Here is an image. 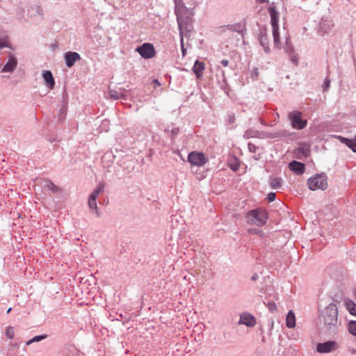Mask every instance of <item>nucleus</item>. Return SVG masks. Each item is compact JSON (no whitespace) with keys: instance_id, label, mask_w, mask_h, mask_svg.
<instances>
[{"instance_id":"nucleus-30","label":"nucleus","mask_w":356,"mask_h":356,"mask_svg":"<svg viewBox=\"0 0 356 356\" xmlns=\"http://www.w3.org/2000/svg\"><path fill=\"white\" fill-rule=\"evenodd\" d=\"M31 10L35 12V15L43 17L44 11H43V8H42L41 6L34 5L31 7Z\"/></svg>"},{"instance_id":"nucleus-26","label":"nucleus","mask_w":356,"mask_h":356,"mask_svg":"<svg viewBox=\"0 0 356 356\" xmlns=\"http://www.w3.org/2000/svg\"><path fill=\"white\" fill-rule=\"evenodd\" d=\"M96 200L97 199H95V198L89 197V199H88V206H89V207L91 209H95V210L96 216L97 217H99L100 216V213H99V212L98 211Z\"/></svg>"},{"instance_id":"nucleus-16","label":"nucleus","mask_w":356,"mask_h":356,"mask_svg":"<svg viewBox=\"0 0 356 356\" xmlns=\"http://www.w3.org/2000/svg\"><path fill=\"white\" fill-rule=\"evenodd\" d=\"M205 69V65L203 62L196 60L193 67V71L197 79L202 77V72Z\"/></svg>"},{"instance_id":"nucleus-33","label":"nucleus","mask_w":356,"mask_h":356,"mask_svg":"<svg viewBox=\"0 0 356 356\" xmlns=\"http://www.w3.org/2000/svg\"><path fill=\"white\" fill-rule=\"evenodd\" d=\"M259 74V69L254 67L250 72V76L253 80H257Z\"/></svg>"},{"instance_id":"nucleus-42","label":"nucleus","mask_w":356,"mask_h":356,"mask_svg":"<svg viewBox=\"0 0 356 356\" xmlns=\"http://www.w3.org/2000/svg\"><path fill=\"white\" fill-rule=\"evenodd\" d=\"M291 60L293 63H294L296 65L298 63V60L296 56L293 55L291 56Z\"/></svg>"},{"instance_id":"nucleus-11","label":"nucleus","mask_w":356,"mask_h":356,"mask_svg":"<svg viewBox=\"0 0 356 356\" xmlns=\"http://www.w3.org/2000/svg\"><path fill=\"white\" fill-rule=\"evenodd\" d=\"M335 341H328L324 343H318L316 346V350L320 353H328L336 348Z\"/></svg>"},{"instance_id":"nucleus-12","label":"nucleus","mask_w":356,"mask_h":356,"mask_svg":"<svg viewBox=\"0 0 356 356\" xmlns=\"http://www.w3.org/2000/svg\"><path fill=\"white\" fill-rule=\"evenodd\" d=\"M223 28V31H225V30H228L232 32H237L238 33L242 38H243L244 34L246 32V28H245V23H236L234 24H229L225 26Z\"/></svg>"},{"instance_id":"nucleus-10","label":"nucleus","mask_w":356,"mask_h":356,"mask_svg":"<svg viewBox=\"0 0 356 356\" xmlns=\"http://www.w3.org/2000/svg\"><path fill=\"white\" fill-rule=\"evenodd\" d=\"M8 61L3 65V68L0 70V72H13L17 65V58L8 53Z\"/></svg>"},{"instance_id":"nucleus-34","label":"nucleus","mask_w":356,"mask_h":356,"mask_svg":"<svg viewBox=\"0 0 356 356\" xmlns=\"http://www.w3.org/2000/svg\"><path fill=\"white\" fill-rule=\"evenodd\" d=\"M330 82H331L330 79L328 77H326L325 79L323 84L322 86L323 92H325L329 89V88L330 86Z\"/></svg>"},{"instance_id":"nucleus-15","label":"nucleus","mask_w":356,"mask_h":356,"mask_svg":"<svg viewBox=\"0 0 356 356\" xmlns=\"http://www.w3.org/2000/svg\"><path fill=\"white\" fill-rule=\"evenodd\" d=\"M42 77L46 86L51 90L54 89L55 86V80L51 72L49 70H44L42 72Z\"/></svg>"},{"instance_id":"nucleus-17","label":"nucleus","mask_w":356,"mask_h":356,"mask_svg":"<svg viewBox=\"0 0 356 356\" xmlns=\"http://www.w3.org/2000/svg\"><path fill=\"white\" fill-rule=\"evenodd\" d=\"M286 325L289 328H293L296 326L295 313L292 310H290L286 316Z\"/></svg>"},{"instance_id":"nucleus-18","label":"nucleus","mask_w":356,"mask_h":356,"mask_svg":"<svg viewBox=\"0 0 356 356\" xmlns=\"http://www.w3.org/2000/svg\"><path fill=\"white\" fill-rule=\"evenodd\" d=\"M177 24H178V27H179V35L181 38L180 42H181V54H182V56H185L186 53V49L184 48V37H183V29H182L181 20L180 19V18L179 17H177Z\"/></svg>"},{"instance_id":"nucleus-22","label":"nucleus","mask_w":356,"mask_h":356,"mask_svg":"<svg viewBox=\"0 0 356 356\" xmlns=\"http://www.w3.org/2000/svg\"><path fill=\"white\" fill-rule=\"evenodd\" d=\"M8 47V37L0 29V49Z\"/></svg>"},{"instance_id":"nucleus-5","label":"nucleus","mask_w":356,"mask_h":356,"mask_svg":"<svg viewBox=\"0 0 356 356\" xmlns=\"http://www.w3.org/2000/svg\"><path fill=\"white\" fill-rule=\"evenodd\" d=\"M288 118L291 121L293 128L296 129H303L307 124L306 120L301 118V113L298 111L291 112L288 115Z\"/></svg>"},{"instance_id":"nucleus-41","label":"nucleus","mask_w":356,"mask_h":356,"mask_svg":"<svg viewBox=\"0 0 356 356\" xmlns=\"http://www.w3.org/2000/svg\"><path fill=\"white\" fill-rule=\"evenodd\" d=\"M355 141V139H350V142H347L346 146H348L349 148H350L353 150V148L354 147V143Z\"/></svg>"},{"instance_id":"nucleus-50","label":"nucleus","mask_w":356,"mask_h":356,"mask_svg":"<svg viewBox=\"0 0 356 356\" xmlns=\"http://www.w3.org/2000/svg\"><path fill=\"white\" fill-rule=\"evenodd\" d=\"M12 310V308L10 307L8 310H7V314H9Z\"/></svg>"},{"instance_id":"nucleus-23","label":"nucleus","mask_w":356,"mask_h":356,"mask_svg":"<svg viewBox=\"0 0 356 356\" xmlns=\"http://www.w3.org/2000/svg\"><path fill=\"white\" fill-rule=\"evenodd\" d=\"M44 187L53 193H58L60 191V189L49 180L45 181Z\"/></svg>"},{"instance_id":"nucleus-37","label":"nucleus","mask_w":356,"mask_h":356,"mask_svg":"<svg viewBox=\"0 0 356 356\" xmlns=\"http://www.w3.org/2000/svg\"><path fill=\"white\" fill-rule=\"evenodd\" d=\"M336 138L339 140V141L345 145H346L347 142H350V139L343 137L341 136H337Z\"/></svg>"},{"instance_id":"nucleus-20","label":"nucleus","mask_w":356,"mask_h":356,"mask_svg":"<svg viewBox=\"0 0 356 356\" xmlns=\"http://www.w3.org/2000/svg\"><path fill=\"white\" fill-rule=\"evenodd\" d=\"M261 134H262L257 130L248 129L245 131V133L243 134V137L247 139H249L251 138H261Z\"/></svg>"},{"instance_id":"nucleus-39","label":"nucleus","mask_w":356,"mask_h":356,"mask_svg":"<svg viewBox=\"0 0 356 356\" xmlns=\"http://www.w3.org/2000/svg\"><path fill=\"white\" fill-rule=\"evenodd\" d=\"M268 307L271 312L275 311L277 308L275 303L273 302H268Z\"/></svg>"},{"instance_id":"nucleus-8","label":"nucleus","mask_w":356,"mask_h":356,"mask_svg":"<svg viewBox=\"0 0 356 356\" xmlns=\"http://www.w3.org/2000/svg\"><path fill=\"white\" fill-rule=\"evenodd\" d=\"M257 38L260 44L264 47L266 53L270 52L269 39L268 38V31L266 27H260Z\"/></svg>"},{"instance_id":"nucleus-48","label":"nucleus","mask_w":356,"mask_h":356,"mask_svg":"<svg viewBox=\"0 0 356 356\" xmlns=\"http://www.w3.org/2000/svg\"><path fill=\"white\" fill-rule=\"evenodd\" d=\"M153 82H154V83H155V84H157V85H159V86L160 85V83L159 82V81H158L157 79H154V80L153 81Z\"/></svg>"},{"instance_id":"nucleus-21","label":"nucleus","mask_w":356,"mask_h":356,"mask_svg":"<svg viewBox=\"0 0 356 356\" xmlns=\"http://www.w3.org/2000/svg\"><path fill=\"white\" fill-rule=\"evenodd\" d=\"M333 23L332 22V21H330V20H323L321 23H320V29L324 32V33H327L328 31H330L332 26H333Z\"/></svg>"},{"instance_id":"nucleus-43","label":"nucleus","mask_w":356,"mask_h":356,"mask_svg":"<svg viewBox=\"0 0 356 356\" xmlns=\"http://www.w3.org/2000/svg\"><path fill=\"white\" fill-rule=\"evenodd\" d=\"M220 63L224 67H227L229 65V60L227 59L222 60Z\"/></svg>"},{"instance_id":"nucleus-4","label":"nucleus","mask_w":356,"mask_h":356,"mask_svg":"<svg viewBox=\"0 0 356 356\" xmlns=\"http://www.w3.org/2000/svg\"><path fill=\"white\" fill-rule=\"evenodd\" d=\"M307 185L311 191L325 190L327 187V177L324 174H316L307 180Z\"/></svg>"},{"instance_id":"nucleus-7","label":"nucleus","mask_w":356,"mask_h":356,"mask_svg":"<svg viewBox=\"0 0 356 356\" xmlns=\"http://www.w3.org/2000/svg\"><path fill=\"white\" fill-rule=\"evenodd\" d=\"M136 51L144 58L149 59L153 58L156 51L154 45L151 43H144L136 49Z\"/></svg>"},{"instance_id":"nucleus-9","label":"nucleus","mask_w":356,"mask_h":356,"mask_svg":"<svg viewBox=\"0 0 356 356\" xmlns=\"http://www.w3.org/2000/svg\"><path fill=\"white\" fill-rule=\"evenodd\" d=\"M65 65L68 67H72L74 65L75 63L81 59L79 53L75 51H67L63 55Z\"/></svg>"},{"instance_id":"nucleus-46","label":"nucleus","mask_w":356,"mask_h":356,"mask_svg":"<svg viewBox=\"0 0 356 356\" xmlns=\"http://www.w3.org/2000/svg\"><path fill=\"white\" fill-rule=\"evenodd\" d=\"M178 132V129H174L172 130V134L176 135Z\"/></svg>"},{"instance_id":"nucleus-49","label":"nucleus","mask_w":356,"mask_h":356,"mask_svg":"<svg viewBox=\"0 0 356 356\" xmlns=\"http://www.w3.org/2000/svg\"><path fill=\"white\" fill-rule=\"evenodd\" d=\"M259 3H265L267 0H257Z\"/></svg>"},{"instance_id":"nucleus-40","label":"nucleus","mask_w":356,"mask_h":356,"mask_svg":"<svg viewBox=\"0 0 356 356\" xmlns=\"http://www.w3.org/2000/svg\"><path fill=\"white\" fill-rule=\"evenodd\" d=\"M280 134L279 133H270L266 134V136L270 138H275L280 136Z\"/></svg>"},{"instance_id":"nucleus-45","label":"nucleus","mask_w":356,"mask_h":356,"mask_svg":"<svg viewBox=\"0 0 356 356\" xmlns=\"http://www.w3.org/2000/svg\"><path fill=\"white\" fill-rule=\"evenodd\" d=\"M234 122V116H229V122L233 123Z\"/></svg>"},{"instance_id":"nucleus-2","label":"nucleus","mask_w":356,"mask_h":356,"mask_svg":"<svg viewBox=\"0 0 356 356\" xmlns=\"http://www.w3.org/2000/svg\"><path fill=\"white\" fill-rule=\"evenodd\" d=\"M245 218L247 223L261 227L266 223L268 216L265 210L259 208L249 211Z\"/></svg>"},{"instance_id":"nucleus-28","label":"nucleus","mask_w":356,"mask_h":356,"mask_svg":"<svg viewBox=\"0 0 356 356\" xmlns=\"http://www.w3.org/2000/svg\"><path fill=\"white\" fill-rule=\"evenodd\" d=\"M348 330L350 334L356 337V321H351L348 323Z\"/></svg>"},{"instance_id":"nucleus-1","label":"nucleus","mask_w":356,"mask_h":356,"mask_svg":"<svg viewBox=\"0 0 356 356\" xmlns=\"http://www.w3.org/2000/svg\"><path fill=\"white\" fill-rule=\"evenodd\" d=\"M323 323L327 330H330L337 326L338 309L335 304L330 303L322 312Z\"/></svg>"},{"instance_id":"nucleus-36","label":"nucleus","mask_w":356,"mask_h":356,"mask_svg":"<svg viewBox=\"0 0 356 356\" xmlns=\"http://www.w3.org/2000/svg\"><path fill=\"white\" fill-rule=\"evenodd\" d=\"M248 146L249 151L252 153H255L258 149L257 146H256L255 145H254L251 143H249Z\"/></svg>"},{"instance_id":"nucleus-13","label":"nucleus","mask_w":356,"mask_h":356,"mask_svg":"<svg viewBox=\"0 0 356 356\" xmlns=\"http://www.w3.org/2000/svg\"><path fill=\"white\" fill-rule=\"evenodd\" d=\"M238 324L245 325L248 327H254L256 324L255 318L249 313H243L240 316Z\"/></svg>"},{"instance_id":"nucleus-6","label":"nucleus","mask_w":356,"mask_h":356,"mask_svg":"<svg viewBox=\"0 0 356 356\" xmlns=\"http://www.w3.org/2000/svg\"><path fill=\"white\" fill-rule=\"evenodd\" d=\"M207 161L208 159L202 152H192L188 156V161L192 165L201 167L203 166L207 162Z\"/></svg>"},{"instance_id":"nucleus-47","label":"nucleus","mask_w":356,"mask_h":356,"mask_svg":"<svg viewBox=\"0 0 356 356\" xmlns=\"http://www.w3.org/2000/svg\"><path fill=\"white\" fill-rule=\"evenodd\" d=\"M232 169L234 170V171H236L238 170V167L236 166H234V165H232Z\"/></svg>"},{"instance_id":"nucleus-25","label":"nucleus","mask_w":356,"mask_h":356,"mask_svg":"<svg viewBox=\"0 0 356 356\" xmlns=\"http://www.w3.org/2000/svg\"><path fill=\"white\" fill-rule=\"evenodd\" d=\"M282 179L280 177H270V186L273 189H278L282 186Z\"/></svg>"},{"instance_id":"nucleus-19","label":"nucleus","mask_w":356,"mask_h":356,"mask_svg":"<svg viewBox=\"0 0 356 356\" xmlns=\"http://www.w3.org/2000/svg\"><path fill=\"white\" fill-rule=\"evenodd\" d=\"M108 95L110 97V98L113 99H127V95L121 92H118L115 90H110L108 91Z\"/></svg>"},{"instance_id":"nucleus-29","label":"nucleus","mask_w":356,"mask_h":356,"mask_svg":"<svg viewBox=\"0 0 356 356\" xmlns=\"http://www.w3.org/2000/svg\"><path fill=\"white\" fill-rule=\"evenodd\" d=\"M46 338H47V335H45V334L35 336L34 337H33L32 339H31L30 340L26 341V345L29 346L34 342L40 341Z\"/></svg>"},{"instance_id":"nucleus-14","label":"nucleus","mask_w":356,"mask_h":356,"mask_svg":"<svg viewBox=\"0 0 356 356\" xmlns=\"http://www.w3.org/2000/svg\"><path fill=\"white\" fill-rule=\"evenodd\" d=\"M289 167L291 171L299 175L303 174L305 170V164L296 161L291 162Z\"/></svg>"},{"instance_id":"nucleus-27","label":"nucleus","mask_w":356,"mask_h":356,"mask_svg":"<svg viewBox=\"0 0 356 356\" xmlns=\"http://www.w3.org/2000/svg\"><path fill=\"white\" fill-rule=\"evenodd\" d=\"M346 305L349 312L352 315L356 316V304L351 300H348L346 302Z\"/></svg>"},{"instance_id":"nucleus-38","label":"nucleus","mask_w":356,"mask_h":356,"mask_svg":"<svg viewBox=\"0 0 356 356\" xmlns=\"http://www.w3.org/2000/svg\"><path fill=\"white\" fill-rule=\"evenodd\" d=\"M276 195L275 193H269L267 195V200L269 202H273L275 200Z\"/></svg>"},{"instance_id":"nucleus-3","label":"nucleus","mask_w":356,"mask_h":356,"mask_svg":"<svg viewBox=\"0 0 356 356\" xmlns=\"http://www.w3.org/2000/svg\"><path fill=\"white\" fill-rule=\"evenodd\" d=\"M268 13L270 16V24L272 26V32L274 40V45L275 48H281V42L280 40L279 33V12L277 10L275 6H271L268 8Z\"/></svg>"},{"instance_id":"nucleus-31","label":"nucleus","mask_w":356,"mask_h":356,"mask_svg":"<svg viewBox=\"0 0 356 356\" xmlns=\"http://www.w3.org/2000/svg\"><path fill=\"white\" fill-rule=\"evenodd\" d=\"M174 3L175 5V12L177 15V18L179 17L181 19V17L179 16L178 11L179 9H181L184 7L183 0H174Z\"/></svg>"},{"instance_id":"nucleus-32","label":"nucleus","mask_w":356,"mask_h":356,"mask_svg":"<svg viewBox=\"0 0 356 356\" xmlns=\"http://www.w3.org/2000/svg\"><path fill=\"white\" fill-rule=\"evenodd\" d=\"M5 334L7 338L10 339H13L15 336L14 327L13 326H8L6 330Z\"/></svg>"},{"instance_id":"nucleus-44","label":"nucleus","mask_w":356,"mask_h":356,"mask_svg":"<svg viewBox=\"0 0 356 356\" xmlns=\"http://www.w3.org/2000/svg\"><path fill=\"white\" fill-rule=\"evenodd\" d=\"M258 278H259V275H258V274H257V273H254V274L252 275V276L251 277V280H252V281H256V280H258Z\"/></svg>"},{"instance_id":"nucleus-35","label":"nucleus","mask_w":356,"mask_h":356,"mask_svg":"<svg viewBox=\"0 0 356 356\" xmlns=\"http://www.w3.org/2000/svg\"><path fill=\"white\" fill-rule=\"evenodd\" d=\"M249 232L252 233V234H257L260 236H263V235H264V232H262V230H261L259 229H257V228L250 229Z\"/></svg>"},{"instance_id":"nucleus-24","label":"nucleus","mask_w":356,"mask_h":356,"mask_svg":"<svg viewBox=\"0 0 356 356\" xmlns=\"http://www.w3.org/2000/svg\"><path fill=\"white\" fill-rule=\"evenodd\" d=\"M105 187V184L104 182L101 181L99 183L96 188L92 191L90 194V197L97 199L99 194L104 191Z\"/></svg>"}]
</instances>
